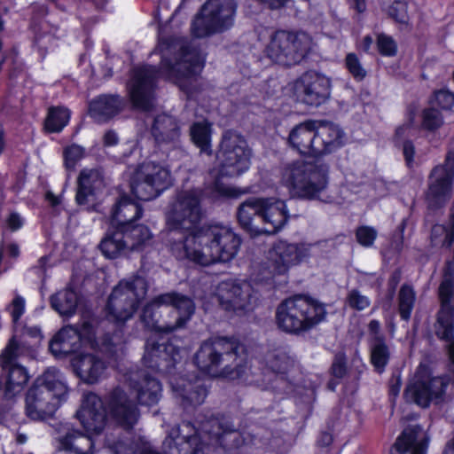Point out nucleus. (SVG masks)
<instances>
[{
  "label": "nucleus",
  "mask_w": 454,
  "mask_h": 454,
  "mask_svg": "<svg viewBox=\"0 0 454 454\" xmlns=\"http://www.w3.org/2000/svg\"><path fill=\"white\" fill-rule=\"evenodd\" d=\"M202 216L198 191L176 194L166 213L170 252L178 260H189L201 266L230 262L238 254L240 239L226 226L199 228Z\"/></svg>",
  "instance_id": "1"
},
{
  "label": "nucleus",
  "mask_w": 454,
  "mask_h": 454,
  "mask_svg": "<svg viewBox=\"0 0 454 454\" xmlns=\"http://www.w3.org/2000/svg\"><path fill=\"white\" fill-rule=\"evenodd\" d=\"M158 51L161 55L160 70L145 65L132 70L128 82L130 100L136 108L148 111L153 106L156 82L159 76L175 82L181 90L192 94L193 82L204 67V59L193 47L180 41L165 39L160 42Z\"/></svg>",
  "instance_id": "2"
},
{
  "label": "nucleus",
  "mask_w": 454,
  "mask_h": 454,
  "mask_svg": "<svg viewBox=\"0 0 454 454\" xmlns=\"http://www.w3.org/2000/svg\"><path fill=\"white\" fill-rule=\"evenodd\" d=\"M243 444L244 438L232 421L210 416L199 420L198 428L188 421L172 428L163 442V454H211L216 446L231 450ZM116 454L159 453L149 448L137 451L120 446Z\"/></svg>",
  "instance_id": "3"
},
{
  "label": "nucleus",
  "mask_w": 454,
  "mask_h": 454,
  "mask_svg": "<svg viewBox=\"0 0 454 454\" xmlns=\"http://www.w3.org/2000/svg\"><path fill=\"white\" fill-rule=\"evenodd\" d=\"M194 363L201 372L214 377L242 379L251 370L245 346L234 338L211 337L200 344Z\"/></svg>",
  "instance_id": "4"
},
{
  "label": "nucleus",
  "mask_w": 454,
  "mask_h": 454,
  "mask_svg": "<svg viewBox=\"0 0 454 454\" xmlns=\"http://www.w3.org/2000/svg\"><path fill=\"white\" fill-rule=\"evenodd\" d=\"M67 387L56 368H49L26 394V415L35 421L51 418L67 395Z\"/></svg>",
  "instance_id": "5"
},
{
  "label": "nucleus",
  "mask_w": 454,
  "mask_h": 454,
  "mask_svg": "<svg viewBox=\"0 0 454 454\" xmlns=\"http://www.w3.org/2000/svg\"><path fill=\"white\" fill-rule=\"evenodd\" d=\"M326 316L323 303L298 294L282 301L276 309V324L283 332L300 335L310 331Z\"/></svg>",
  "instance_id": "6"
},
{
  "label": "nucleus",
  "mask_w": 454,
  "mask_h": 454,
  "mask_svg": "<svg viewBox=\"0 0 454 454\" xmlns=\"http://www.w3.org/2000/svg\"><path fill=\"white\" fill-rule=\"evenodd\" d=\"M329 168L324 163L296 160L281 169V183L293 197L315 200L328 184Z\"/></svg>",
  "instance_id": "7"
},
{
  "label": "nucleus",
  "mask_w": 454,
  "mask_h": 454,
  "mask_svg": "<svg viewBox=\"0 0 454 454\" xmlns=\"http://www.w3.org/2000/svg\"><path fill=\"white\" fill-rule=\"evenodd\" d=\"M237 9L234 0H207L192 21V35L206 38L229 31L234 27Z\"/></svg>",
  "instance_id": "8"
},
{
  "label": "nucleus",
  "mask_w": 454,
  "mask_h": 454,
  "mask_svg": "<svg viewBox=\"0 0 454 454\" xmlns=\"http://www.w3.org/2000/svg\"><path fill=\"white\" fill-rule=\"evenodd\" d=\"M313 46L312 37L305 32L278 30L270 36L265 53L271 61L291 67L303 61Z\"/></svg>",
  "instance_id": "9"
},
{
  "label": "nucleus",
  "mask_w": 454,
  "mask_h": 454,
  "mask_svg": "<svg viewBox=\"0 0 454 454\" xmlns=\"http://www.w3.org/2000/svg\"><path fill=\"white\" fill-rule=\"evenodd\" d=\"M147 291L148 283L141 275H134L120 281L108 298V317L116 322L130 319L145 298Z\"/></svg>",
  "instance_id": "10"
},
{
  "label": "nucleus",
  "mask_w": 454,
  "mask_h": 454,
  "mask_svg": "<svg viewBox=\"0 0 454 454\" xmlns=\"http://www.w3.org/2000/svg\"><path fill=\"white\" fill-rule=\"evenodd\" d=\"M325 242L288 243L284 240L276 242L270 249L266 263L265 278L286 275L289 270L300 264L305 259L315 254Z\"/></svg>",
  "instance_id": "11"
},
{
  "label": "nucleus",
  "mask_w": 454,
  "mask_h": 454,
  "mask_svg": "<svg viewBox=\"0 0 454 454\" xmlns=\"http://www.w3.org/2000/svg\"><path fill=\"white\" fill-rule=\"evenodd\" d=\"M217 159V176L236 177L249 168L251 149L243 136L228 130L223 136Z\"/></svg>",
  "instance_id": "12"
},
{
  "label": "nucleus",
  "mask_w": 454,
  "mask_h": 454,
  "mask_svg": "<svg viewBox=\"0 0 454 454\" xmlns=\"http://www.w3.org/2000/svg\"><path fill=\"white\" fill-rule=\"evenodd\" d=\"M172 184L170 171L153 161L140 164L130 178L132 193L141 200L157 198Z\"/></svg>",
  "instance_id": "13"
},
{
  "label": "nucleus",
  "mask_w": 454,
  "mask_h": 454,
  "mask_svg": "<svg viewBox=\"0 0 454 454\" xmlns=\"http://www.w3.org/2000/svg\"><path fill=\"white\" fill-rule=\"evenodd\" d=\"M446 387L447 381L444 378L432 377L429 368L420 364L405 389L404 397L408 402L425 408L433 401L439 402Z\"/></svg>",
  "instance_id": "14"
},
{
  "label": "nucleus",
  "mask_w": 454,
  "mask_h": 454,
  "mask_svg": "<svg viewBox=\"0 0 454 454\" xmlns=\"http://www.w3.org/2000/svg\"><path fill=\"white\" fill-rule=\"evenodd\" d=\"M82 344L92 348L98 346L94 326L89 321H84L80 328L73 325L61 328L51 340L50 350L55 356L67 355L77 351Z\"/></svg>",
  "instance_id": "15"
},
{
  "label": "nucleus",
  "mask_w": 454,
  "mask_h": 454,
  "mask_svg": "<svg viewBox=\"0 0 454 454\" xmlns=\"http://www.w3.org/2000/svg\"><path fill=\"white\" fill-rule=\"evenodd\" d=\"M294 93L300 102L318 107L330 98L331 81L319 73L308 71L295 80Z\"/></svg>",
  "instance_id": "16"
},
{
  "label": "nucleus",
  "mask_w": 454,
  "mask_h": 454,
  "mask_svg": "<svg viewBox=\"0 0 454 454\" xmlns=\"http://www.w3.org/2000/svg\"><path fill=\"white\" fill-rule=\"evenodd\" d=\"M453 290L454 277L446 274L439 287L442 309L438 314L434 328L438 338L447 342L448 354L450 359L454 364L453 311L450 304Z\"/></svg>",
  "instance_id": "17"
},
{
  "label": "nucleus",
  "mask_w": 454,
  "mask_h": 454,
  "mask_svg": "<svg viewBox=\"0 0 454 454\" xmlns=\"http://www.w3.org/2000/svg\"><path fill=\"white\" fill-rule=\"evenodd\" d=\"M104 402L110 418L120 427L129 430L137 423L139 410L122 388H114L105 396Z\"/></svg>",
  "instance_id": "18"
},
{
  "label": "nucleus",
  "mask_w": 454,
  "mask_h": 454,
  "mask_svg": "<svg viewBox=\"0 0 454 454\" xmlns=\"http://www.w3.org/2000/svg\"><path fill=\"white\" fill-rule=\"evenodd\" d=\"M454 180V155L448 154L443 164L436 166L429 176L427 200L430 206L437 207L449 199Z\"/></svg>",
  "instance_id": "19"
},
{
  "label": "nucleus",
  "mask_w": 454,
  "mask_h": 454,
  "mask_svg": "<svg viewBox=\"0 0 454 454\" xmlns=\"http://www.w3.org/2000/svg\"><path fill=\"white\" fill-rule=\"evenodd\" d=\"M216 296L223 309L233 311L248 309L256 300L249 283L231 280L218 285Z\"/></svg>",
  "instance_id": "20"
},
{
  "label": "nucleus",
  "mask_w": 454,
  "mask_h": 454,
  "mask_svg": "<svg viewBox=\"0 0 454 454\" xmlns=\"http://www.w3.org/2000/svg\"><path fill=\"white\" fill-rule=\"evenodd\" d=\"M57 449L72 454H95V442L90 434L75 428L70 423L54 427Z\"/></svg>",
  "instance_id": "21"
},
{
  "label": "nucleus",
  "mask_w": 454,
  "mask_h": 454,
  "mask_svg": "<svg viewBox=\"0 0 454 454\" xmlns=\"http://www.w3.org/2000/svg\"><path fill=\"white\" fill-rule=\"evenodd\" d=\"M105 402L94 393L83 395L76 418L88 434H100L107 422V413Z\"/></svg>",
  "instance_id": "22"
},
{
  "label": "nucleus",
  "mask_w": 454,
  "mask_h": 454,
  "mask_svg": "<svg viewBox=\"0 0 454 454\" xmlns=\"http://www.w3.org/2000/svg\"><path fill=\"white\" fill-rule=\"evenodd\" d=\"M127 384L142 405L156 404L160 398V381L144 370L131 372L128 376Z\"/></svg>",
  "instance_id": "23"
},
{
  "label": "nucleus",
  "mask_w": 454,
  "mask_h": 454,
  "mask_svg": "<svg viewBox=\"0 0 454 454\" xmlns=\"http://www.w3.org/2000/svg\"><path fill=\"white\" fill-rule=\"evenodd\" d=\"M170 384L176 398L184 409L202 404L208 393L205 381L199 378H174Z\"/></svg>",
  "instance_id": "24"
},
{
  "label": "nucleus",
  "mask_w": 454,
  "mask_h": 454,
  "mask_svg": "<svg viewBox=\"0 0 454 454\" xmlns=\"http://www.w3.org/2000/svg\"><path fill=\"white\" fill-rule=\"evenodd\" d=\"M151 131L160 150L168 153L180 148V128L173 116L167 114L157 115Z\"/></svg>",
  "instance_id": "25"
},
{
  "label": "nucleus",
  "mask_w": 454,
  "mask_h": 454,
  "mask_svg": "<svg viewBox=\"0 0 454 454\" xmlns=\"http://www.w3.org/2000/svg\"><path fill=\"white\" fill-rule=\"evenodd\" d=\"M177 356L178 351L172 344L149 339L146 341L143 362L146 367L153 370L168 372L174 367Z\"/></svg>",
  "instance_id": "26"
},
{
  "label": "nucleus",
  "mask_w": 454,
  "mask_h": 454,
  "mask_svg": "<svg viewBox=\"0 0 454 454\" xmlns=\"http://www.w3.org/2000/svg\"><path fill=\"white\" fill-rule=\"evenodd\" d=\"M109 364L98 354H79L72 359L74 371L86 384H96L103 379Z\"/></svg>",
  "instance_id": "27"
},
{
  "label": "nucleus",
  "mask_w": 454,
  "mask_h": 454,
  "mask_svg": "<svg viewBox=\"0 0 454 454\" xmlns=\"http://www.w3.org/2000/svg\"><path fill=\"white\" fill-rule=\"evenodd\" d=\"M317 120H307L293 127L287 137V145L301 156L314 157L316 151Z\"/></svg>",
  "instance_id": "28"
},
{
  "label": "nucleus",
  "mask_w": 454,
  "mask_h": 454,
  "mask_svg": "<svg viewBox=\"0 0 454 454\" xmlns=\"http://www.w3.org/2000/svg\"><path fill=\"white\" fill-rule=\"evenodd\" d=\"M260 219L264 227H260V234H274L287 222L288 214L286 202L273 198H262Z\"/></svg>",
  "instance_id": "29"
},
{
  "label": "nucleus",
  "mask_w": 454,
  "mask_h": 454,
  "mask_svg": "<svg viewBox=\"0 0 454 454\" xmlns=\"http://www.w3.org/2000/svg\"><path fill=\"white\" fill-rule=\"evenodd\" d=\"M344 133L335 124L317 121L315 136V158L322 157L337 151L343 145Z\"/></svg>",
  "instance_id": "30"
},
{
  "label": "nucleus",
  "mask_w": 454,
  "mask_h": 454,
  "mask_svg": "<svg viewBox=\"0 0 454 454\" xmlns=\"http://www.w3.org/2000/svg\"><path fill=\"white\" fill-rule=\"evenodd\" d=\"M428 439L424 430L418 426H412L403 430L397 438L391 454H426Z\"/></svg>",
  "instance_id": "31"
},
{
  "label": "nucleus",
  "mask_w": 454,
  "mask_h": 454,
  "mask_svg": "<svg viewBox=\"0 0 454 454\" xmlns=\"http://www.w3.org/2000/svg\"><path fill=\"white\" fill-rule=\"evenodd\" d=\"M160 299L167 306H172L175 316V320H172L174 331L184 328L195 311L192 299L177 293L163 294Z\"/></svg>",
  "instance_id": "32"
},
{
  "label": "nucleus",
  "mask_w": 454,
  "mask_h": 454,
  "mask_svg": "<svg viewBox=\"0 0 454 454\" xmlns=\"http://www.w3.org/2000/svg\"><path fill=\"white\" fill-rule=\"evenodd\" d=\"M162 294H160L148 302L143 309L141 314V320L145 325L153 331L164 333H170L175 332L172 320H166L161 318L163 308L167 306L161 301Z\"/></svg>",
  "instance_id": "33"
},
{
  "label": "nucleus",
  "mask_w": 454,
  "mask_h": 454,
  "mask_svg": "<svg viewBox=\"0 0 454 454\" xmlns=\"http://www.w3.org/2000/svg\"><path fill=\"white\" fill-rule=\"evenodd\" d=\"M125 107V101L117 95H101L90 103V114L98 122L110 120Z\"/></svg>",
  "instance_id": "34"
},
{
  "label": "nucleus",
  "mask_w": 454,
  "mask_h": 454,
  "mask_svg": "<svg viewBox=\"0 0 454 454\" xmlns=\"http://www.w3.org/2000/svg\"><path fill=\"white\" fill-rule=\"evenodd\" d=\"M104 187V178L98 168H83L78 176L75 200L79 205L86 204L89 198Z\"/></svg>",
  "instance_id": "35"
},
{
  "label": "nucleus",
  "mask_w": 454,
  "mask_h": 454,
  "mask_svg": "<svg viewBox=\"0 0 454 454\" xmlns=\"http://www.w3.org/2000/svg\"><path fill=\"white\" fill-rule=\"evenodd\" d=\"M417 113L418 109L415 106H410L407 109L404 122L395 129L396 142L403 141V153L408 166L413 163L415 149L413 144L411 141H405V139L413 137L418 129L415 123Z\"/></svg>",
  "instance_id": "36"
},
{
  "label": "nucleus",
  "mask_w": 454,
  "mask_h": 454,
  "mask_svg": "<svg viewBox=\"0 0 454 454\" xmlns=\"http://www.w3.org/2000/svg\"><path fill=\"white\" fill-rule=\"evenodd\" d=\"M378 331L379 323L371 321V364L375 372L381 373L390 360L391 353Z\"/></svg>",
  "instance_id": "37"
},
{
  "label": "nucleus",
  "mask_w": 454,
  "mask_h": 454,
  "mask_svg": "<svg viewBox=\"0 0 454 454\" xmlns=\"http://www.w3.org/2000/svg\"><path fill=\"white\" fill-rule=\"evenodd\" d=\"M142 208L137 203L123 196L115 205L113 214V224H116L117 228H124L131 225V223L142 215Z\"/></svg>",
  "instance_id": "38"
},
{
  "label": "nucleus",
  "mask_w": 454,
  "mask_h": 454,
  "mask_svg": "<svg viewBox=\"0 0 454 454\" xmlns=\"http://www.w3.org/2000/svg\"><path fill=\"white\" fill-rule=\"evenodd\" d=\"M264 361L266 366L278 374L288 373L296 364L295 357L284 348L269 350L264 356Z\"/></svg>",
  "instance_id": "39"
},
{
  "label": "nucleus",
  "mask_w": 454,
  "mask_h": 454,
  "mask_svg": "<svg viewBox=\"0 0 454 454\" xmlns=\"http://www.w3.org/2000/svg\"><path fill=\"white\" fill-rule=\"evenodd\" d=\"M262 198H250L241 203L238 208V220L247 231L260 234V227L254 223V216L260 219Z\"/></svg>",
  "instance_id": "40"
},
{
  "label": "nucleus",
  "mask_w": 454,
  "mask_h": 454,
  "mask_svg": "<svg viewBox=\"0 0 454 454\" xmlns=\"http://www.w3.org/2000/svg\"><path fill=\"white\" fill-rule=\"evenodd\" d=\"M99 248L103 254L110 259L128 254L124 231L116 227L114 231H108L100 242Z\"/></svg>",
  "instance_id": "41"
},
{
  "label": "nucleus",
  "mask_w": 454,
  "mask_h": 454,
  "mask_svg": "<svg viewBox=\"0 0 454 454\" xmlns=\"http://www.w3.org/2000/svg\"><path fill=\"white\" fill-rule=\"evenodd\" d=\"M51 307L60 315L70 316L75 312L78 296L71 288H66L51 297Z\"/></svg>",
  "instance_id": "42"
},
{
  "label": "nucleus",
  "mask_w": 454,
  "mask_h": 454,
  "mask_svg": "<svg viewBox=\"0 0 454 454\" xmlns=\"http://www.w3.org/2000/svg\"><path fill=\"white\" fill-rule=\"evenodd\" d=\"M120 229L124 231L125 243L129 252L140 250L152 238L150 230L142 224L129 225Z\"/></svg>",
  "instance_id": "43"
},
{
  "label": "nucleus",
  "mask_w": 454,
  "mask_h": 454,
  "mask_svg": "<svg viewBox=\"0 0 454 454\" xmlns=\"http://www.w3.org/2000/svg\"><path fill=\"white\" fill-rule=\"evenodd\" d=\"M4 370L8 371V378L5 386L6 395L13 396L20 393L28 381V374L26 369L18 364H12Z\"/></svg>",
  "instance_id": "44"
},
{
  "label": "nucleus",
  "mask_w": 454,
  "mask_h": 454,
  "mask_svg": "<svg viewBox=\"0 0 454 454\" xmlns=\"http://www.w3.org/2000/svg\"><path fill=\"white\" fill-rule=\"evenodd\" d=\"M28 351V346L25 340H18L13 336L7 343L0 355V361L3 368H6L12 364H16V360Z\"/></svg>",
  "instance_id": "45"
},
{
  "label": "nucleus",
  "mask_w": 454,
  "mask_h": 454,
  "mask_svg": "<svg viewBox=\"0 0 454 454\" xmlns=\"http://www.w3.org/2000/svg\"><path fill=\"white\" fill-rule=\"evenodd\" d=\"M70 112L62 106H52L49 108L44 121V128L48 132H60L68 123Z\"/></svg>",
  "instance_id": "46"
},
{
  "label": "nucleus",
  "mask_w": 454,
  "mask_h": 454,
  "mask_svg": "<svg viewBox=\"0 0 454 454\" xmlns=\"http://www.w3.org/2000/svg\"><path fill=\"white\" fill-rule=\"evenodd\" d=\"M380 5L390 18L400 23L408 20V4L405 0H380Z\"/></svg>",
  "instance_id": "47"
},
{
  "label": "nucleus",
  "mask_w": 454,
  "mask_h": 454,
  "mask_svg": "<svg viewBox=\"0 0 454 454\" xmlns=\"http://www.w3.org/2000/svg\"><path fill=\"white\" fill-rule=\"evenodd\" d=\"M432 242L435 246L450 247L454 241V215L450 218V226L436 224L432 229Z\"/></svg>",
  "instance_id": "48"
},
{
  "label": "nucleus",
  "mask_w": 454,
  "mask_h": 454,
  "mask_svg": "<svg viewBox=\"0 0 454 454\" xmlns=\"http://www.w3.org/2000/svg\"><path fill=\"white\" fill-rule=\"evenodd\" d=\"M191 137L193 143L202 151L210 145V129L207 123L196 122L191 127Z\"/></svg>",
  "instance_id": "49"
},
{
  "label": "nucleus",
  "mask_w": 454,
  "mask_h": 454,
  "mask_svg": "<svg viewBox=\"0 0 454 454\" xmlns=\"http://www.w3.org/2000/svg\"><path fill=\"white\" fill-rule=\"evenodd\" d=\"M415 301V294L411 287L404 286L399 293V311L403 320L411 317Z\"/></svg>",
  "instance_id": "50"
},
{
  "label": "nucleus",
  "mask_w": 454,
  "mask_h": 454,
  "mask_svg": "<svg viewBox=\"0 0 454 454\" xmlns=\"http://www.w3.org/2000/svg\"><path fill=\"white\" fill-rule=\"evenodd\" d=\"M65 167L73 170L77 162L85 155V149L78 145L73 144L64 149Z\"/></svg>",
  "instance_id": "51"
},
{
  "label": "nucleus",
  "mask_w": 454,
  "mask_h": 454,
  "mask_svg": "<svg viewBox=\"0 0 454 454\" xmlns=\"http://www.w3.org/2000/svg\"><path fill=\"white\" fill-rule=\"evenodd\" d=\"M443 119L442 114L434 109L428 108L424 110L422 115V128L427 130H434L442 126Z\"/></svg>",
  "instance_id": "52"
},
{
  "label": "nucleus",
  "mask_w": 454,
  "mask_h": 454,
  "mask_svg": "<svg viewBox=\"0 0 454 454\" xmlns=\"http://www.w3.org/2000/svg\"><path fill=\"white\" fill-rule=\"evenodd\" d=\"M377 49L381 55L392 57L397 52V44L391 36L380 34L377 36Z\"/></svg>",
  "instance_id": "53"
},
{
  "label": "nucleus",
  "mask_w": 454,
  "mask_h": 454,
  "mask_svg": "<svg viewBox=\"0 0 454 454\" xmlns=\"http://www.w3.org/2000/svg\"><path fill=\"white\" fill-rule=\"evenodd\" d=\"M346 66L353 77L358 81L363 80L366 76V70L362 67L358 58L354 53H349L346 57Z\"/></svg>",
  "instance_id": "54"
},
{
  "label": "nucleus",
  "mask_w": 454,
  "mask_h": 454,
  "mask_svg": "<svg viewBox=\"0 0 454 454\" xmlns=\"http://www.w3.org/2000/svg\"><path fill=\"white\" fill-rule=\"evenodd\" d=\"M434 100L442 109H450L454 106V94L447 90H440L434 93Z\"/></svg>",
  "instance_id": "55"
},
{
  "label": "nucleus",
  "mask_w": 454,
  "mask_h": 454,
  "mask_svg": "<svg viewBox=\"0 0 454 454\" xmlns=\"http://www.w3.org/2000/svg\"><path fill=\"white\" fill-rule=\"evenodd\" d=\"M332 374L336 379H342L347 373L346 356L342 353L335 355L332 364Z\"/></svg>",
  "instance_id": "56"
},
{
  "label": "nucleus",
  "mask_w": 454,
  "mask_h": 454,
  "mask_svg": "<svg viewBox=\"0 0 454 454\" xmlns=\"http://www.w3.org/2000/svg\"><path fill=\"white\" fill-rule=\"evenodd\" d=\"M348 303L351 308L362 310L368 306L369 301L366 296L362 295L357 290H352L348 294Z\"/></svg>",
  "instance_id": "57"
},
{
  "label": "nucleus",
  "mask_w": 454,
  "mask_h": 454,
  "mask_svg": "<svg viewBox=\"0 0 454 454\" xmlns=\"http://www.w3.org/2000/svg\"><path fill=\"white\" fill-rule=\"evenodd\" d=\"M9 309L13 322L17 323L20 317L24 313L25 300L21 296L17 295L12 301Z\"/></svg>",
  "instance_id": "58"
},
{
  "label": "nucleus",
  "mask_w": 454,
  "mask_h": 454,
  "mask_svg": "<svg viewBox=\"0 0 454 454\" xmlns=\"http://www.w3.org/2000/svg\"><path fill=\"white\" fill-rule=\"evenodd\" d=\"M214 189L219 194L227 196V197L236 198V197H239L240 194L244 193L239 189L223 184V183L220 182L218 177L214 182Z\"/></svg>",
  "instance_id": "59"
},
{
  "label": "nucleus",
  "mask_w": 454,
  "mask_h": 454,
  "mask_svg": "<svg viewBox=\"0 0 454 454\" xmlns=\"http://www.w3.org/2000/svg\"><path fill=\"white\" fill-rule=\"evenodd\" d=\"M6 225L12 231H15L22 227L23 220L18 213H11L6 219Z\"/></svg>",
  "instance_id": "60"
},
{
  "label": "nucleus",
  "mask_w": 454,
  "mask_h": 454,
  "mask_svg": "<svg viewBox=\"0 0 454 454\" xmlns=\"http://www.w3.org/2000/svg\"><path fill=\"white\" fill-rule=\"evenodd\" d=\"M22 337L25 339L26 337H30L34 339V344H36L40 341L42 338L41 331L36 326L32 327H24L22 330Z\"/></svg>",
  "instance_id": "61"
},
{
  "label": "nucleus",
  "mask_w": 454,
  "mask_h": 454,
  "mask_svg": "<svg viewBox=\"0 0 454 454\" xmlns=\"http://www.w3.org/2000/svg\"><path fill=\"white\" fill-rule=\"evenodd\" d=\"M356 239L361 245L369 246V228L366 226L359 227L356 231Z\"/></svg>",
  "instance_id": "62"
},
{
  "label": "nucleus",
  "mask_w": 454,
  "mask_h": 454,
  "mask_svg": "<svg viewBox=\"0 0 454 454\" xmlns=\"http://www.w3.org/2000/svg\"><path fill=\"white\" fill-rule=\"evenodd\" d=\"M104 145L106 146H113L118 143V136L113 130H108L104 135Z\"/></svg>",
  "instance_id": "63"
},
{
  "label": "nucleus",
  "mask_w": 454,
  "mask_h": 454,
  "mask_svg": "<svg viewBox=\"0 0 454 454\" xmlns=\"http://www.w3.org/2000/svg\"><path fill=\"white\" fill-rule=\"evenodd\" d=\"M333 442V436L329 433L324 432L321 434L317 443L318 445L322 447H327L329 446Z\"/></svg>",
  "instance_id": "64"
}]
</instances>
